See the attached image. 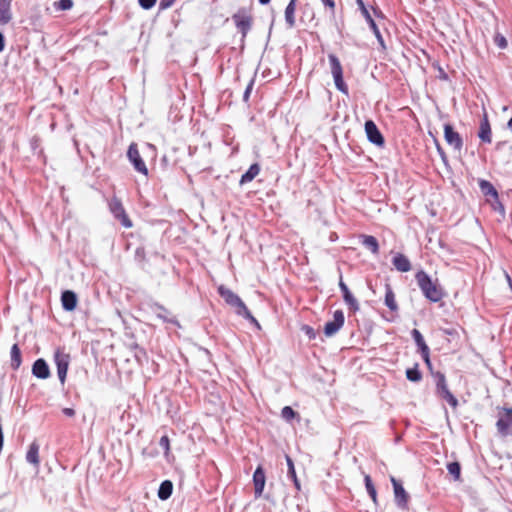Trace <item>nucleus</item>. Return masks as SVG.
<instances>
[{"instance_id": "f257e3e1", "label": "nucleus", "mask_w": 512, "mask_h": 512, "mask_svg": "<svg viewBox=\"0 0 512 512\" xmlns=\"http://www.w3.org/2000/svg\"><path fill=\"white\" fill-rule=\"evenodd\" d=\"M218 293L219 295L224 299L226 304L231 306L235 313L239 316L244 317L245 319L251 321L252 323H255L259 326L257 320L253 317V315L250 313L248 308L246 307L245 303L241 300V298L235 294L232 290L227 288L224 285H220L218 287Z\"/></svg>"}, {"instance_id": "f03ea898", "label": "nucleus", "mask_w": 512, "mask_h": 512, "mask_svg": "<svg viewBox=\"0 0 512 512\" xmlns=\"http://www.w3.org/2000/svg\"><path fill=\"white\" fill-rule=\"evenodd\" d=\"M417 284L423 295L431 302H439L444 297L443 289L433 282L430 276L423 270L415 274Z\"/></svg>"}, {"instance_id": "7ed1b4c3", "label": "nucleus", "mask_w": 512, "mask_h": 512, "mask_svg": "<svg viewBox=\"0 0 512 512\" xmlns=\"http://www.w3.org/2000/svg\"><path fill=\"white\" fill-rule=\"evenodd\" d=\"M495 427L500 437H512V407H495Z\"/></svg>"}, {"instance_id": "20e7f679", "label": "nucleus", "mask_w": 512, "mask_h": 512, "mask_svg": "<svg viewBox=\"0 0 512 512\" xmlns=\"http://www.w3.org/2000/svg\"><path fill=\"white\" fill-rule=\"evenodd\" d=\"M328 60L336 88L343 94L348 95L349 89L343 78V67L339 58L335 54H329Z\"/></svg>"}, {"instance_id": "39448f33", "label": "nucleus", "mask_w": 512, "mask_h": 512, "mask_svg": "<svg viewBox=\"0 0 512 512\" xmlns=\"http://www.w3.org/2000/svg\"><path fill=\"white\" fill-rule=\"evenodd\" d=\"M108 207L114 218L120 221L123 227H133V222L127 214L120 198L113 196L108 202Z\"/></svg>"}, {"instance_id": "423d86ee", "label": "nucleus", "mask_w": 512, "mask_h": 512, "mask_svg": "<svg viewBox=\"0 0 512 512\" xmlns=\"http://www.w3.org/2000/svg\"><path fill=\"white\" fill-rule=\"evenodd\" d=\"M232 19L236 28L242 35V40H244L253 24V16L251 12L246 8H240L235 14L232 15Z\"/></svg>"}, {"instance_id": "0eeeda50", "label": "nucleus", "mask_w": 512, "mask_h": 512, "mask_svg": "<svg viewBox=\"0 0 512 512\" xmlns=\"http://www.w3.org/2000/svg\"><path fill=\"white\" fill-rule=\"evenodd\" d=\"M54 361L57 366L59 380L64 384L70 363V356L64 352V349L58 348L54 353Z\"/></svg>"}, {"instance_id": "6e6552de", "label": "nucleus", "mask_w": 512, "mask_h": 512, "mask_svg": "<svg viewBox=\"0 0 512 512\" xmlns=\"http://www.w3.org/2000/svg\"><path fill=\"white\" fill-rule=\"evenodd\" d=\"M128 159L133 164L135 170L141 174H143L145 177L148 176V168L142 159L140 152L138 150V146L136 143H131L128 148L127 152Z\"/></svg>"}, {"instance_id": "1a4fd4ad", "label": "nucleus", "mask_w": 512, "mask_h": 512, "mask_svg": "<svg viewBox=\"0 0 512 512\" xmlns=\"http://www.w3.org/2000/svg\"><path fill=\"white\" fill-rule=\"evenodd\" d=\"M444 138L449 146L455 151L460 152L463 148V139L461 135L454 130L453 126L449 123L444 125Z\"/></svg>"}, {"instance_id": "9d476101", "label": "nucleus", "mask_w": 512, "mask_h": 512, "mask_svg": "<svg viewBox=\"0 0 512 512\" xmlns=\"http://www.w3.org/2000/svg\"><path fill=\"white\" fill-rule=\"evenodd\" d=\"M345 317L342 310H336L333 314V320L329 321L324 326V333L327 337L336 334L344 325Z\"/></svg>"}, {"instance_id": "9b49d317", "label": "nucleus", "mask_w": 512, "mask_h": 512, "mask_svg": "<svg viewBox=\"0 0 512 512\" xmlns=\"http://www.w3.org/2000/svg\"><path fill=\"white\" fill-rule=\"evenodd\" d=\"M390 480L393 485L396 504L400 508L406 509L409 501L408 493L405 491L402 484L398 480H396L395 477L391 476Z\"/></svg>"}, {"instance_id": "f8f14e48", "label": "nucleus", "mask_w": 512, "mask_h": 512, "mask_svg": "<svg viewBox=\"0 0 512 512\" xmlns=\"http://www.w3.org/2000/svg\"><path fill=\"white\" fill-rule=\"evenodd\" d=\"M365 132L370 142L377 146H383L385 141L378 127L372 120L365 122Z\"/></svg>"}, {"instance_id": "ddd939ff", "label": "nucleus", "mask_w": 512, "mask_h": 512, "mask_svg": "<svg viewBox=\"0 0 512 512\" xmlns=\"http://www.w3.org/2000/svg\"><path fill=\"white\" fill-rule=\"evenodd\" d=\"M266 482V477L264 470L261 466L257 467L254 474H253V483H254V493L255 497L259 498L264 490Z\"/></svg>"}, {"instance_id": "4468645a", "label": "nucleus", "mask_w": 512, "mask_h": 512, "mask_svg": "<svg viewBox=\"0 0 512 512\" xmlns=\"http://www.w3.org/2000/svg\"><path fill=\"white\" fill-rule=\"evenodd\" d=\"M358 3L360 4L362 13H363L364 17L366 18L367 22L369 23V26L372 29L373 33L375 34L379 44L381 45V47L383 49H385L386 47H385V43H384L383 37H382V35H381V33H380V31H379L375 21L371 17L369 11L365 8L363 2L361 0H358Z\"/></svg>"}, {"instance_id": "2eb2a0df", "label": "nucleus", "mask_w": 512, "mask_h": 512, "mask_svg": "<svg viewBox=\"0 0 512 512\" xmlns=\"http://www.w3.org/2000/svg\"><path fill=\"white\" fill-rule=\"evenodd\" d=\"M392 264L399 272L405 273L411 270V262L408 257L402 253H395L392 258Z\"/></svg>"}, {"instance_id": "dca6fc26", "label": "nucleus", "mask_w": 512, "mask_h": 512, "mask_svg": "<svg viewBox=\"0 0 512 512\" xmlns=\"http://www.w3.org/2000/svg\"><path fill=\"white\" fill-rule=\"evenodd\" d=\"M478 137L484 143L492 142V131L487 115L485 114L480 122Z\"/></svg>"}, {"instance_id": "f3484780", "label": "nucleus", "mask_w": 512, "mask_h": 512, "mask_svg": "<svg viewBox=\"0 0 512 512\" xmlns=\"http://www.w3.org/2000/svg\"><path fill=\"white\" fill-rule=\"evenodd\" d=\"M34 376L40 379H46L50 375L49 367L44 359H37L32 367Z\"/></svg>"}, {"instance_id": "a211bd4d", "label": "nucleus", "mask_w": 512, "mask_h": 512, "mask_svg": "<svg viewBox=\"0 0 512 512\" xmlns=\"http://www.w3.org/2000/svg\"><path fill=\"white\" fill-rule=\"evenodd\" d=\"M339 287L341 289V292L343 294L344 301L346 304L352 309L353 311H357L359 309L358 301L354 298V296L351 294L349 288L347 285L343 282L342 279H340Z\"/></svg>"}, {"instance_id": "6ab92c4d", "label": "nucleus", "mask_w": 512, "mask_h": 512, "mask_svg": "<svg viewBox=\"0 0 512 512\" xmlns=\"http://www.w3.org/2000/svg\"><path fill=\"white\" fill-rule=\"evenodd\" d=\"M62 306L67 311H73L77 306V297L73 291L66 290L61 295Z\"/></svg>"}, {"instance_id": "aec40b11", "label": "nucleus", "mask_w": 512, "mask_h": 512, "mask_svg": "<svg viewBox=\"0 0 512 512\" xmlns=\"http://www.w3.org/2000/svg\"><path fill=\"white\" fill-rule=\"evenodd\" d=\"M26 460L34 465V467L38 468L40 464L39 459V444L34 441L30 444L27 454H26Z\"/></svg>"}, {"instance_id": "412c9836", "label": "nucleus", "mask_w": 512, "mask_h": 512, "mask_svg": "<svg viewBox=\"0 0 512 512\" xmlns=\"http://www.w3.org/2000/svg\"><path fill=\"white\" fill-rule=\"evenodd\" d=\"M12 19L10 0H0V24H7Z\"/></svg>"}, {"instance_id": "4be33fe9", "label": "nucleus", "mask_w": 512, "mask_h": 512, "mask_svg": "<svg viewBox=\"0 0 512 512\" xmlns=\"http://www.w3.org/2000/svg\"><path fill=\"white\" fill-rule=\"evenodd\" d=\"M297 0H290L285 9V22L289 28H293L296 24L295 11Z\"/></svg>"}, {"instance_id": "5701e85b", "label": "nucleus", "mask_w": 512, "mask_h": 512, "mask_svg": "<svg viewBox=\"0 0 512 512\" xmlns=\"http://www.w3.org/2000/svg\"><path fill=\"white\" fill-rule=\"evenodd\" d=\"M385 305L391 310V311H397L398 305L396 302L395 294L393 292V289L390 284L385 285Z\"/></svg>"}, {"instance_id": "b1692460", "label": "nucleus", "mask_w": 512, "mask_h": 512, "mask_svg": "<svg viewBox=\"0 0 512 512\" xmlns=\"http://www.w3.org/2000/svg\"><path fill=\"white\" fill-rule=\"evenodd\" d=\"M479 187L481 192L486 196L494 200H498V192L495 187L487 180H480Z\"/></svg>"}, {"instance_id": "393cba45", "label": "nucleus", "mask_w": 512, "mask_h": 512, "mask_svg": "<svg viewBox=\"0 0 512 512\" xmlns=\"http://www.w3.org/2000/svg\"><path fill=\"white\" fill-rule=\"evenodd\" d=\"M260 173V166L257 163L252 164L249 169L241 176L240 184L251 182Z\"/></svg>"}, {"instance_id": "a878e982", "label": "nucleus", "mask_w": 512, "mask_h": 512, "mask_svg": "<svg viewBox=\"0 0 512 512\" xmlns=\"http://www.w3.org/2000/svg\"><path fill=\"white\" fill-rule=\"evenodd\" d=\"M11 356V367L13 370H17L22 363L21 350L18 344H14L10 351Z\"/></svg>"}, {"instance_id": "bb28decb", "label": "nucleus", "mask_w": 512, "mask_h": 512, "mask_svg": "<svg viewBox=\"0 0 512 512\" xmlns=\"http://www.w3.org/2000/svg\"><path fill=\"white\" fill-rule=\"evenodd\" d=\"M286 462H287V466H288V476L293 480V483H294V486H295L296 490L300 491L301 490V484H300V481H299V479L297 477L293 460L291 459V457L289 455H286Z\"/></svg>"}, {"instance_id": "cd10ccee", "label": "nucleus", "mask_w": 512, "mask_h": 512, "mask_svg": "<svg viewBox=\"0 0 512 512\" xmlns=\"http://www.w3.org/2000/svg\"><path fill=\"white\" fill-rule=\"evenodd\" d=\"M173 491V484L170 480H165L160 484L159 490H158V497L161 500H167Z\"/></svg>"}, {"instance_id": "c85d7f7f", "label": "nucleus", "mask_w": 512, "mask_h": 512, "mask_svg": "<svg viewBox=\"0 0 512 512\" xmlns=\"http://www.w3.org/2000/svg\"><path fill=\"white\" fill-rule=\"evenodd\" d=\"M362 244L369 249L373 254L379 253V244L377 239L374 236L371 235H364Z\"/></svg>"}, {"instance_id": "c756f323", "label": "nucleus", "mask_w": 512, "mask_h": 512, "mask_svg": "<svg viewBox=\"0 0 512 512\" xmlns=\"http://www.w3.org/2000/svg\"><path fill=\"white\" fill-rule=\"evenodd\" d=\"M412 337H413L416 345L418 346V350L420 353H424V352L426 353L429 351V347L425 343L424 338L418 329L412 330Z\"/></svg>"}, {"instance_id": "7c9ffc66", "label": "nucleus", "mask_w": 512, "mask_h": 512, "mask_svg": "<svg viewBox=\"0 0 512 512\" xmlns=\"http://www.w3.org/2000/svg\"><path fill=\"white\" fill-rule=\"evenodd\" d=\"M438 396L445 401L448 402V404L453 408L456 409L458 406V400L457 398L451 393L449 388L443 389L439 392H437Z\"/></svg>"}, {"instance_id": "2f4dec72", "label": "nucleus", "mask_w": 512, "mask_h": 512, "mask_svg": "<svg viewBox=\"0 0 512 512\" xmlns=\"http://www.w3.org/2000/svg\"><path fill=\"white\" fill-rule=\"evenodd\" d=\"M156 315L157 317L161 318L165 322L174 323L175 317L172 315V313L166 309L164 306L156 305Z\"/></svg>"}, {"instance_id": "473e14b6", "label": "nucleus", "mask_w": 512, "mask_h": 512, "mask_svg": "<svg viewBox=\"0 0 512 512\" xmlns=\"http://www.w3.org/2000/svg\"><path fill=\"white\" fill-rule=\"evenodd\" d=\"M447 470L449 474L453 476L455 481L461 480V466L459 462L455 461L448 463Z\"/></svg>"}, {"instance_id": "72a5a7b5", "label": "nucleus", "mask_w": 512, "mask_h": 512, "mask_svg": "<svg viewBox=\"0 0 512 512\" xmlns=\"http://www.w3.org/2000/svg\"><path fill=\"white\" fill-rule=\"evenodd\" d=\"M364 480H365V486H366L369 496L371 497L372 501L375 504H377V492H376L374 484L372 483L371 477L369 475H366Z\"/></svg>"}, {"instance_id": "f704fd0d", "label": "nucleus", "mask_w": 512, "mask_h": 512, "mask_svg": "<svg viewBox=\"0 0 512 512\" xmlns=\"http://www.w3.org/2000/svg\"><path fill=\"white\" fill-rule=\"evenodd\" d=\"M406 377L412 382H419L422 379V374L418 369V364H416L413 368H408L406 370Z\"/></svg>"}, {"instance_id": "c9c22d12", "label": "nucleus", "mask_w": 512, "mask_h": 512, "mask_svg": "<svg viewBox=\"0 0 512 512\" xmlns=\"http://www.w3.org/2000/svg\"><path fill=\"white\" fill-rule=\"evenodd\" d=\"M434 377L436 380V392L448 388L446 377L442 372H436L434 374Z\"/></svg>"}, {"instance_id": "e433bc0d", "label": "nucleus", "mask_w": 512, "mask_h": 512, "mask_svg": "<svg viewBox=\"0 0 512 512\" xmlns=\"http://www.w3.org/2000/svg\"><path fill=\"white\" fill-rule=\"evenodd\" d=\"M434 377L436 380V392L448 388L446 377L442 372H436L434 374Z\"/></svg>"}, {"instance_id": "4c0bfd02", "label": "nucleus", "mask_w": 512, "mask_h": 512, "mask_svg": "<svg viewBox=\"0 0 512 512\" xmlns=\"http://www.w3.org/2000/svg\"><path fill=\"white\" fill-rule=\"evenodd\" d=\"M281 416L286 421H291L293 418L298 416V414L290 406H285L281 410Z\"/></svg>"}, {"instance_id": "58836bf2", "label": "nucleus", "mask_w": 512, "mask_h": 512, "mask_svg": "<svg viewBox=\"0 0 512 512\" xmlns=\"http://www.w3.org/2000/svg\"><path fill=\"white\" fill-rule=\"evenodd\" d=\"M159 445L164 449L165 456H168L170 453V439L167 435L160 438Z\"/></svg>"}, {"instance_id": "ea45409f", "label": "nucleus", "mask_w": 512, "mask_h": 512, "mask_svg": "<svg viewBox=\"0 0 512 512\" xmlns=\"http://www.w3.org/2000/svg\"><path fill=\"white\" fill-rule=\"evenodd\" d=\"M494 43L501 49H505L508 45L506 38L499 33L494 36Z\"/></svg>"}, {"instance_id": "a19ab883", "label": "nucleus", "mask_w": 512, "mask_h": 512, "mask_svg": "<svg viewBox=\"0 0 512 512\" xmlns=\"http://www.w3.org/2000/svg\"><path fill=\"white\" fill-rule=\"evenodd\" d=\"M72 6H73V1L72 0H59L58 7L61 10H69V9L72 8Z\"/></svg>"}, {"instance_id": "79ce46f5", "label": "nucleus", "mask_w": 512, "mask_h": 512, "mask_svg": "<svg viewBox=\"0 0 512 512\" xmlns=\"http://www.w3.org/2000/svg\"><path fill=\"white\" fill-rule=\"evenodd\" d=\"M155 3L156 0H139L140 6L146 10L151 9Z\"/></svg>"}, {"instance_id": "37998d69", "label": "nucleus", "mask_w": 512, "mask_h": 512, "mask_svg": "<svg viewBox=\"0 0 512 512\" xmlns=\"http://www.w3.org/2000/svg\"><path fill=\"white\" fill-rule=\"evenodd\" d=\"M326 8H328L332 13L335 12L336 3L334 0H321Z\"/></svg>"}, {"instance_id": "c03bdc74", "label": "nucleus", "mask_w": 512, "mask_h": 512, "mask_svg": "<svg viewBox=\"0 0 512 512\" xmlns=\"http://www.w3.org/2000/svg\"><path fill=\"white\" fill-rule=\"evenodd\" d=\"M302 330L305 332V334L310 338V339H314L315 338V332H314V329L308 325H304L302 327Z\"/></svg>"}, {"instance_id": "a18cd8bd", "label": "nucleus", "mask_w": 512, "mask_h": 512, "mask_svg": "<svg viewBox=\"0 0 512 512\" xmlns=\"http://www.w3.org/2000/svg\"><path fill=\"white\" fill-rule=\"evenodd\" d=\"M175 0H161L160 9L164 10L170 8L174 4Z\"/></svg>"}, {"instance_id": "49530a36", "label": "nucleus", "mask_w": 512, "mask_h": 512, "mask_svg": "<svg viewBox=\"0 0 512 512\" xmlns=\"http://www.w3.org/2000/svg\"><path fill=\"white\" fill-rule=\"evenodd\" d=\"M253 84H254V81L251 80L250 83L248 84V86L246 87V90H245L244 96H243L245 101H247L249 96H250V93H251V91L253 89Z\"/></svg>"}, {"instance_id": "de8ad7c7", "label": "nucleus", "mask_w": 512, "mask_h": 512, "mask_svg": "<svg viewBox=\"0 0 512 512\" xmlns=\"http://www.w3.org/2000/svg\"><path fill=\"white\" fill-rule=\"evenodd\" d=\"M421 356L424 360V362L426 363V365L431 368L432 364H431V360H430V350L428 352H424V353H421Z\"/></svg>"}, {"instance_id": "09e8293b", "label": "nucleus", "mask_w": 512, "mask_h": 512, "mask_svg": "<svg viewBox=\"0 0 512 512\" xmlns=\"http://www.w3.org/2000/svg\"><path fill=\"white\" fill-rule=\"evenodd\" d=\"M63 413L68 417H73L75 415V411L72 408H64Z\"/></svg>"}, {"instance_id": "8fccbe9b", "label": "nucleus", "mask_w": 512, "mask_h": 512, "mask_svg": "<svg viewBox=\"0 0 512 512\" xmlns=\"http://www.w3.org/2000/svg\"><path fill=\"white\" fill-rule=\"evenodd\" d=\"M5 47V40L3 34L0 32V52L4 50Z\"/></svg>"}, {"instance_id": "3c124183", "label": "nucleus", "mask_w": 512, "mask_h": 512, "mask_svg": "<svg viewBox=\"0 0 512 512\" xmlns=\"http://www.w3.org/2000/svg\"><path fill=\"white\" fill-rule=\"evenodd\" d=\"M270 2V0H259V3L262 5H266Z\"/></svg>"}, {"instance_id": "603ef678", "label": "nucleus", "mask_w": 512, "mask_h": 512, "mask_svg": "<svg viewBox=\"0 0 512 512\" xmlns=\"http://www.w3.org/2000/svg\"><path fill=\"white\" fill-rule=\"evenodd\" d=\"M508 128L512 131V117L508 121Z\"/></svg>"}, {"instance_id": "864d4df0", "label": "nucleus", "mask_w": 512, "mask_h": 512, "mask_svg": "<svg viewBox=\"0 0 512 512\" xmlns=\"http://www.w3.org/2000/svg\"><path fill=\"white\" fill-rule=\"evenodd\" d=\"M505 277H506L508 283L511 285V278H510L509 274L505 273Z\"/></svg>"}]
</instances>
